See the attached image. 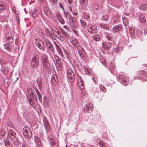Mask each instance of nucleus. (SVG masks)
<instances>
[{"label":"nucleus","instance_id":"1","mask_svg":"<svg viewBox=\"0 0 147 147\" xmlns=\"http://www.w3.org/2000/svg\"><path fill=\"white\" fill-rule=\"evenodd\" d=\"M39 62L38 56L36 54H34L31 62V65L33 68H35L38 67Z\"/></svg>","mask_w":147,"mask_h":147},{"label":"nucleus","instance_id":"2","mask_svg":"<svg viewBox=\"0 0 147 147\" xmlns=\"http://www.w3.org/2000/svg\"><path fill=\"white\" fill-rule=\"evenodd\" d=\"M23 135L26 138H29L32 135V132L30 128L27 126L24 127L23 129Z\"/></svg>","mask_w":147,"mask_h":147},{"label":"nucleus","instance_id":"3","mask_svg":"<svg viewBox=\"0 0 147 147\" xmlns=\"http://www.w3.org/2000/svg\"><path fill=\"white\" fill-rule=\"evenodd\" d=\"M80 5L79 6L80 9L82 11L87 10V4L88 0H79Z\"/></svg>","mask_w":147,"mask_h":147},{"label":"nucleus","instance_id":"4","mask_svg":"<svg viewBox=\"0 0 147 147\" xmlns=\"http://www.w3.org/2000/svg\"><path fill=\"white\" fill-rule=\"evenodd\" d=\"M35 43L36 45L40 49H45L44 45L43 42L39 38H37L35 39Z\"/></svg>","mask_w":147,"mask_h":147},{"label":"nucleus","instance_id":"5","mask_svg":"<svg viewBox=\"0 0 147 147\" xmlns=\"http://www.w3.org/2000/svg\"><path fill=\"white\" fill-rule=\"evenodd\" d=\"M93 109V105L91 103H87L85 106L84 109L85 112H87V113L91 112Z\"/></svg>","mask_w":147,"mask_h":147},{"label":"nucleus","instance_id":"6","mask_svg":"<svg viewBox=\"0 0 147 147\" xmlns=\"http://www.w3.org/2000/svg\"><path fill=\"white\" fill-rule=\"evenodd\" d=\"M44 41L45 45L49 49L53 52L54 49L52 43L47 38H45Z\"/></svg>","mask_w":147,"mask_h":147},{"label":"nucleus","instance_id":"7","mask_svg":"<svg viewBox=\"0 0 147 147\" xmlns=\"http://www.w3.org/2000/svg\"><path fill=\"white\" fill-rule=\"evenodd\" d=\"M67 77L69 79H71L72 80L74 81L75 77L73 70L71 69H69L67 71Z\"/></svg>","mask_w":147,"mask_h":147},{"label":"nucleus","instance_id":"8","mask_svg":"<svg viewBox=\"0 0 147 147\" xmlns=\"http://www.w3.org/2000/svg\"><path fill=\"white\" fill-rule=\"evenodd\" d=\"M42 119L44 125L47 131H49L50 130V126L48 122V120L46 117L45 116L43 117Z\"/></svg>","mask_w":147,"mask_h":147},{"label":"nucleus","instance_id":"9","mask_svg":"<svg viewBox=\"0 0 147 147\" xmlns=\"http://www.w3.org/2000/svg\"><path fill=\"white\" fill-rule=\"evenodd\" d=\"M103 47L106 50H109L112 45L111 42H103L102 44Z\"/></svg>","mask_w":147,"mask_h":147},{"label":"nucleus","instance_id":"10","mask_svg":"<svg viewBox=\"0 0 147 147\" xmlns=\"http://www.w3.org/2000/svg\"><path fill=\"white\" fill-rule=\"evenodd\" d=\"M8 135L9 138L11 139H14L16 137V134L11 129H10L8 132Z\"/></svg>","mask_w":147,"mask_h":147},{"label":"nucleus","instance_id":"11","mask_svg":"<svg viewBox=\"0 0 147 147\" xmlns=\"http://www.w3.org/2000/svg\"><path fill=\"white\" fill-rule=\"evenodd\" d=\"M43 69L44 71H47L49 68V62L48 61H42Z\"/></svg>","mask_w":147,"mask_h":147},{"label":"nucleus","instance_id":"12","mask_svg":"<svg viewBox=\"0 0 147 147\" xmlns=\"http://www.w3.org/2000/svg\"><path fill=\"white\" fill-rule=\"evenodd\" d=\"M122 28L121 25H118L114 26L112 29V31L113 32H118L121 31Z\"/></svg>","mask_w":147,"mask_h":147},{"label":"nucleus","instance_id":"13","mask_svg":"<svg viewBox=\"0 0 147 147\" xmlns=\"http://www.w3.org/2000/svg\"><path fill=\"white\" fill-rule=\"evenodd\" d=\"M44 13L47 16H49L51 14V13L49 9V7L47 6H45L44 8Z\"/></svg>","mask_w":147,"mask_h":147},{"label":"nucleus","instance_id":"14","mask_svg":"<svg viewBox=\"0 0 147 147\" xmlns=\"http://www.w3.org/2000/svg\"><path fill=\"white\" fill-rule=\"evenodd\" d=\"M51 82L52 84H55V83L57 81V77L55 74H53L51 76Z\"/></svg>","mask_w":147,"mask_h":147},{"label":"nucleus","instance_id":"15","mask_svg":"<svg viewBox=\"0 0 147 147\" xmlns=\"http://www.w3.org/2000/svg\"><path fill=\"white\" fill-rule=\"evenodd\" d=\"M55 43L56 45V48L57 52L61 57H63V55L62 53V50L61 48L56 43Z\"/></svg>","mask_w":147,"mask_h":147},{"label":"nucleus","instance_id":"16","mask_svg":"<svg viewBox=\"0 0 147 147\" xmlns=\"http://www.w3.org/2000/svg\"><path fill=\"white\" fill-rule=\"evenodd\" d=\"M4 48L7 50H10L12 48L11 44L6 43L4 46Z\"/></svg>","mask_w":147,"mask_h":147},{"label":"nucleus","instance_id":"17","mask_svg":"<svg viewBox=\"0 0 147 147\" xmlns=\"http://www.w3.org/2000/svg\"><path fill=\"white\" fill-rule=\"evenodd\" d=\"M88 30L90 33H95L97 31L96 29L93 28V27L90 28L88 29Z\"/></svg>","mask_w":147,"mask_h":147},{"label":"nucleus","instance_id":"18","mask_svg":"<svg viewBox=\"0 0 147 147\" xmlns=\"http://www.w3.org/2000/svg\"><path fill=\"white\" fill-rule=\"evenodd\" d=\"M71 42L75 47H76L79 45V42H78L76 40H71Z\"/></svg>","mask_w":147,"mask_h":147},{"label":"nucleus","instance_id":"19","mask_svg":"<svg viewBox=\"0 0 147 147\" xmlns=\"http://www.w3.org/2000/svg\"><path fill=\"white\" fill-rule=\"evenodd\" d=\"M35 142L37 145H40L41 144V142L38 137H34Z\"/></svg>","mask_w":147,"mask_h":147},{"label":"nucleus","instance_id":"20","mask_svg":"<svg viewBox=\"0 0 147 147\" xmlns=\"http://www.w3.org/2000/svg\"><path fill=\"white\" fill-rule=\"evenodd\" d=\"M41 60L42 62L48 61L47 55L45 54H42L41 57Z\"/></svg>","mask_w":147,"mask_h":147},{"label":"nucleus","instance_id":"21","mask_svg":"<svg viewBox=\"0 0 147 147\" xmlns=\"http://www.w3.org/2000/svg\"><path fill=\"white\" fill-rule=\"evenodd\" d=\"M78 52L81 57L83 58L84 57L85 55V53L84 49L81 50Z\"/></svg>","mask_w":147,"mask_h":147},{"label":"nucleus","instance_id":"22","mask_svg":"<svg viewBox=\"0 0 147 147\" xmlns=\"http://www.w3.org/2000/svg\"><path fill=\"white\" fill-rule=\"evenodd\" d=\"M119 77L121 79V81L122 83H127L128 82V80L125 78H123V76H122L119 75Z\"/></svg>","mask_w":147,"mask_h":147},{"label":"nucleus","instance_id":"23","mask_svg":"<svg viewBox=\"0 0 147 147\" xmlns=\"http://www.w3.org/2000/svg\"><path fill=\"white\" fill-rule=\"evenodd\" d=\"M99 88L100 90L102 91L104 93L106 92V89L103 85L101 84H100Z\"/></svg>","mask_w":147,"mask_h":147},{"label":"nucleus","instance_id":"24","mask_svg":"<svg viewBox=\"0 0 147 147\" xmlns=\"http://www.w3.org/2000/svg\"><path fill=\"white\" fill-rule=\"evenodd\" d=\"M93 38L96 41H99L100 40L99 36L97 34H94L93 36Z\"/></svg>","mask_w":147,"mask_h":147},{"label":"nucleus","instance_id":"25","mask_svg":"<svg viewBox=\"0 0 147 147\" xmlns=\"http://www.w3.org/2000/svg\"><path fill=\"white\" fill-rule=\"evenodd\" d=\"M6 132L5 129L1 128L0 130V134L1 136H3L6 134Z\"/></svg>","mask_w":147,"mask_h":147},{"label":"nucleus","instance_id":"26","mask_svg":"<svg viewBox=\"0 0 147 147\" xmlns=\"http://www.w3.org/2000/svg\"><path fill=\"white\" fill-rule=\"evenodd\" d=\"M77 84L78 86L79 87V88H80V89H82L84 88V83L83 82H79V83H78Z\"/></svg>","mask_w":147,"mask_h":147},{"label":"nucleus","instance_id":"27","mask_svg":"<svg viewBox=\"0 0 147 147\" xmlns=\"http://www.w3.org/2000/svg\"><path fill=\"white\" fill-rule=\"evenodd\" d=\"M27 91L30 96L31 95V94H32V93H33L34 92L33 90L30 88H28L27 89Z\"/></svg>","mask_w":147,"mask_h":147},{"label":"nucleus","instance_id":"28","mask_svg":"<svg viewBox=\"0 0 147 147\" xmlns=\"http://www.w3.org/2000/svg\"><path fill=\"white\" fill-rule=\"evenodd\" d=\"M33 99L35 100H37V96L36 95L35 93L34 92L30 96Z\"/></svg>","mask_w":147,"mask_h":147},{"label":"nucleus","instance_id":"29","mask_svg":"<svg viewBox=\"0 0 147 147\" xmlns=\"http://www.w3.org/2000/svg\"><path fill=\"white\" fill-rule=\"evenodd\" d=\"M63 35L66 38H68L69 37V35L66 32L63 30L61 31Z\"/></svg>","mask_w":147,"mask_h":147},{"label":"nucleus","instance_id":"30","mask_svg":"<svg viewBox=\"0 0 147 147\" xmlns=\"http://www.w3.org/2000/svg\"><path fill=\"white\" fill-rule=\"evenodd\" d=\"M5 7L4 5L1 2H0V11H2L4 9Z\"/></svg>","mask_w":147,"mask_h":147},{"label":"nucleus","instance_id":"31","mask_svg":"<svg viewBox=\"0 0 147 147\" xmlns=\"http://www.w3.org/2000/svg\"><path fill=\"white\" fill-rule=\"evenodd\" d=\"M56 65L58 67H62V64L60 62V61L59 60H57L56 61Z\"/></svg>","mask_w":147,"mask_h":147},{"label":"nucleus","instance_id":"32","mask_svg":"<svg viewBox=\"0 0 147 147\" xmlns=\"http://www.w3.org/2000/svg\"><path fill=\"white\" fill-rule=\"evenodd\" d=\"M58 6L62 9L63 11V10L64 9L63 3L61 1L59 3Z\"/></svg>","mask_w":147,"mask_h":147},{"label":"nucleus","instance_id":"33","mask_svg":"<svg viewBox=\"0 0 147 147\" xmlns=\"http://www.w3.org/2000/svg\"><path fill=\"white\" fill-rule=\"evenodd\" d=\"M140 20L142 22L145 23L146 21L145 16L143 15L141 16L140 18Z\"/></svg>","mask_w":147,"mask_h":147},{"label":"nucleus","instance_id":"34","mask_svg":"<svg viewBox=\"0 0 147 147\" xmlns=\"http://www.w3.org/2000/svg\"><path fill=\"white\" fill-rule=\"evenodd\" d=\"M100 26L102 28L105 29H107L108 28V27L107 26V25L105 24H101Z\"/></svg>","mask_w":147,"mask_h":147},{"label":"nucleus","instance_id":"35","mask_svg":"<svg viewBox=\"0 0 147 147\" xmlns=\"http://www.w3.org/2000/svg\"><path fill=\"white\" fill-rule=\"evenodd\" d=\"M9 38H10V40L8 41L7 42L9 43H11L13 42V39L11 36H9Z\"/></svg>","mask_w":147,"mask_h":147},{"label":"nucleus","instance_id":"36","mask_svg":"<svg viewBox=\"0 0 147 147\" xmlns=\"http://www.w3.org/2000/svg\"><path fill=\"white\" fill-rule=\"evenodd\" d=\"M37 11L36 10V9H34V12H32V15L33 17L34 18H35L37 16V14L36 13Z\"/></svg>","mask_w":147,"mask_h":147},{"label":"nucleus","instance_id":"37","mask_svg":"<svg viewBox=\"0 0 147 147\" xmlns=\"http://www.w3.org/2000/svg\"><path fill=\"white\" fill-rule=\"evenodd\" d=\"M2 71V72L4 73L5 74H7L9 71L8 69L7 68L3 69Z\"/></svg>","mask_w":147,"mask_h":147},{"label":"nucleus","instance_id":"38","mask_svg":"<svg viewBox=\"0 0 147 147\" xmlns=\"http://www.w3.org/2000/svg\"><path fill=\"white\" fill-rule=\"evenodd\" d=\"M77 47L78 52L84 49L81 46L79 45H78V46H77Z\"/></svg>","mask_w":147,"mask_h":147},{"label":"nucleus","instance_id":"39","mask_svg":"<svg viewBox=\"0 0 147 147\" xmlns=\"http://www.w3.org/2000/svg\"><path fill=\"white\" fill-rule=\"evenodd\" d=\"M58 20L61 24H64V21L63 19L59 18Z\"/></svg>","mask_w":147,"mask_h":147},{"label":"nucleus","instance_id":"40","mask_svg":"<svg viewBox=\"0 0 147 147\" xmlns=\"http://www.w3.org/2000/svg\"><path fill=\"white\" fill-rule=\"evenodd\" d=\"M38 96V99L41 102L42 100V97L40 93L37 94Z\"/></svg>","mask_w":147,"mask_h":147},{"label":"nucleus","instance_id":"41","mask_svg":"<svg viewBox=\"0 0 147 147\" xmlns=\"http://www.w3.org/2000/svg\"><path fill=\"white\" fill-rule=\"evenodd\" d=\"M48 99L46 96H45L43 97V101L45 103H46L48 101Z\"/></svg>","mask_w":147,"mask_h":147},{"label":"nucleus","instance_id":"42","mask_svg":"<svg viewBox=\"0 0 147 147\" xmlns=\"http://www.w3.org/2000/svg\"><path fill=\"white\" fill-rule=\"evenodd\" d=\"M108 18V16L107 15H105V16L102 17V19L104 21H105L106 20H107Z\"/></svg>","mask_w":147,"mask_h":147},{"label":"nucleus","instance_id":"43","mask_svg":"<svg viewBox=\"0 0 147 147\" xmlns=\"http://www.w3.org/2000/svg\"><path fill=\"white\" fill-rule=\"evenodd\" d=\"M38 86L39 87V89L40 90L42 88V83L40 81L38 82Z\"/></svg>","mask_w":147,"mask_h":147},{"label":"nucleus","instance_id":"44","mask_svg":"<svg viewBox=\"0 0 147 147\" xmlns=\"http://www.w3.org/2000/svg\"><path fill=\"white\" fill-rule=\"evenodd\" d=\"M80 21L82 26H84L86 25V22L84 20H80Z\"/></svg>","mask_w":147,"mask_h":147},{"label":"nucleus","instance_id":"45","mask_svg":"<svg viewBox=\"0 0 147 147\" xmlns=\"http://www.w3.org/2000/svg\"><path fill=\"white\" fill-rule=\"evenodd\" d=\"M139 74H140V75H143L145 73V71L144 70L142 71H140L138 72Z\"/></svg>","mask_w":147,"mask_h":147},{"label":"nucleus","instance_id":"46","mask_svg":"<svg viewBox=\"0 0 147 147\" xmlns=\"http://www.w3.org/2000/svg\"><path fill=\"white\" fill-rule=\"evenodd\" d=\"M99 145L100 147H107L106 144L105 143H100Z\"/></svg>","mask_w":147,"mask_h":147},{"label":"nucleus","instance_id":"47","mask_svg":"<svg viewBox=\"0 0 147 147\" xmlns=\"http://www.w3.org/2000/svg\"><path fill=\"white\" fill-rule=\"evenodd\" d=\"M140 8L141 9L143 10L146 9V7L144 5H142L140 7Z\"/></svg>","mask_w":147,"mask_h":147},{"label":"nucleus","instance_id":"48","mask_svg":"<svg viewBox=\"0 0 147 147\" xmlns=\"http://www.w3.org/2000/svg\"><path fill=\"white\" fill-rule=\"evenodd\" d=\"M69 20L71 22H74L76 20L75 18H74L72 19L71 18H69Z\"/></svg>","mask_w":147,"mask_h":147},{"label":"nucleus","instance_id":"49","mask_svg":"<svg viewBox=\"0 0 147 147\" xmlns=\"http://www.w3.org/2000/svg\"><path fill=\"white\" fill-rule=\"evenodd\" d=\"M78 79L77 83H79V82H83L80 76L78 77Z\"/></svg>","mask_w":147,"mask_h":147},{"label":"nucleus","instance_id":"50","mask_svg":"<svg viewBox=\"0 0 147 147\" xmlns=\"http://www.w3.org/2000/svg\"><path fill=\"white\" fill-rule=\"evenodd\" d=\"M61 15L60 14L58 13L56 14V17L58 19V20L59 18H61Z\"/></svg>","mask_w":147,"mask_h":147},{"label":"nucleus","instance_id":"51","mask_svg":"<svg viewBox=\"0 0 147 147\" xmlns=\"http://www.w3.org/2000/svg\"><path fill=\"white\" fill-rule=\"evenodd\" d=\"M4 142L6 146H7V145H8L10 146V145L8 141H5Z\"/></svg>","mask_w":147,"mask_h":147},{"label":"nucleus","instance_id":"52","mask_svg":"<svg viewBox=\"0 0 147 147\" xmlns=\"http://www.w3.org/2000/svg\"><path fill=\"white\" fill-rule=\"evenodd\" d=\"M49 142L50 144L51 145H55V142L54 141V140H52L51 141H49Z\"/></svg>","mask_w":147,"mask_h":147},{"label":"nucleus","instance_id":"53","mask_svg":"<svg viewBox=\"0 0 147 147\" xmlns=\"http://www.w3.org/2000/svg\"><path fill=\"white\" fill-rule=\"evenodd\" d=\"M115 51L116 52L119 53V50L118 47H116L115 49Z\"/></svg>","mask_w":147,"mask_h":147},{"label":"nucleus","instance_id":"54","mask_svg":"<svg viewBox=\"0 0 147 147\" xmlns=\"http://www.w3.org/2000/svg\"><path fill=\"white\" fill-rule=\"evenodd\" d=\"M47 35L51 37H52L53 36L52 33L50 32H48Z\"/></svg>","mask_w":147,"mask_h":147},{"label":"nucleus","instance_id":"55","mask_svg":"<svg viewBox=\"0 0 147 147\" xmlns=\"http://www.w3.org/2000/svg\"><path fill=\"white\" fill-rule=\"evenodd\" d=\"M54 57L55 59V60L56 61H57V60H59V58L56 55H55L54 56Z\"/></svg>","mask_w":147,"mask_h":147},{"label":"nucleus","instance_id":"56","mask_svg":"<svg viewBox=\"0 0 147 147\" xmlns=\"http://www.w3.org/2000/svg\"><path fill=\"white\" fill-rule=\"evenodd\" d=\"M64 13H65V16H67L68 15H70V13L69 12V11H67L66 12H64Z\"/></svg>","mask_w":147,"mask_h":147},{"label":"nucleus","instance_id":"57","mask_svg":"<svg viewBox=\"0 0 147 147\" xmlns=\"http://www.w3.org/2000/svg\"><path fill=\"white\" fill-rule=\"evenodd\" d=\"M53 30H55L58 34H59L58 30L56 28H55Z\"/></svg>","mask_w":147,"mask_h":147},{"label":"nucleus","instance_id":"58","mask_svg":"<svg viewBox=\"0 0 147 147\" xmlns=\"http://www.w3.org/2000/svg\"><path fill=\"white\" fill-rule=\"evenodd\" d=\"M22 147H26V143L25 142L22 143Z\"/></svg>","mask_w":147,"mask_h":147},{"label":"nucleus","instance_id":"59","mask_svg":"<svg viewBox=\"0 0 147 147\" xmlns=\"http://www.w3.org/2000/svg\"><path fill=\"white\" fill-rule=\"evenodd\" d=\"M107 38L108 39V40H111V38L110 36H107Z\"/></svg>","mask_w":147,"mask_h":147},{"label":"nucleus","instance_id":"60","mask_svg":"<svg viewBox=\"0 0 147 147\" xmlns=\"http://www.w3.org/2000/svg\"><path fill=\"white\" fill-rule=\"evenodd\" d=\"M51 1L54 3H56L57 2V0H51Z\"/></svg>","mask_w":147,"mask_h":147},{"label":"nucleus","instance_id":"61","mask_svg":"<svg viewBox=\"0 0 147 147\" xmlns=\"http://www.w3.org/2000/svg\"><path fill=\"white\" fill-rule=\"evenodd\" d=\"M114 68V66H113L112 65H110L109 67V68L110 69H113Z\"/></svg>","mask_w":147,"mask_h":147},{"label":"nucleus","instance_id":"62","mask_svg":"<svg viewBox=\"0 0 147 147\" xmlns=\"http://www.w3.org/2000/svg\"><path fill=\"white\" fill-rule=\"evenodd\" d=\"M35 90L37 94L40 93V92H39V91L37 89H35Z\"/></svg>","mask_w":147,"mask_h":147},{"label":"nucleus","instance_id":"63","mask_svg":"<svg viewBox=\"0 0 147 147\" xmlns=\"http://www.w3.org/2000/svg\"><path fill=\"white\" fill-rule=\"evenodd\" d=\"M27 99L28 100V101L29 102L30 104H31V102L32 103V102H33V101L32 100H31V99H29L28 98H27Z\"/></svg>","mask_w":147,"mask_h":147},{"label":"nucleus","instance_id":"64","mask_svg":"<svg viewBox=\"0 0 147 147\" xmlns=\"http://www.w3.org/2000/svg\"><path fill=\"white\" fill-rule=\"evenodd\" d=\"M67 1L70 4H71L72 2V0H67Z\"/></svg>","mask_w":147,"mask_h":147}]
</instances>
